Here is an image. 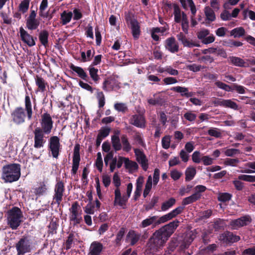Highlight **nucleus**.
Wrapping results in <instances>:
<instances>
[{
    "label": "nucleus",
    "instance_id": "obj_38",
    "mask_svg": "<svg viewBox=\"0 0 255 255\" xmlns=\"http://www.w3.org/2000/svg\"><path fill=\"white\" fill-rule=\"evenodd\" d=\"M196 174V168L193 166L188 167L185 171L186 181H190L193 179Z\"/></svg>",
    "mask_w": 255,
    "mask_h": 255
},
{
    "label": "nucleus",
    "instance_id": "obj_5",
    "mask_svg": "<svg viewBox=\"0 0 255 255\" xmlns=\"http://www.w3.org/2000/svg\"><path fill=\"white\" fill-rule=\"evenodd\" d=\"M70 210V219L74 225H77L82 220L81 210L77 202L72 204Z\"/></svg>",
    "mask_w": 255,
    "mask_h": 255
},
{
    "label": "nucleus",
    "instance_id": "obj_24",
    "mask_svg": "<svg viewBox=\"0 0 255 255\" xmlns=\"http://www.w3.org/2000/svg\"><path fill=\"white\" fill-rule=\"evenodd\" d=\"M229 60L232 64L236 66L248 67L249 65L246 63L245 61L240 57L236 56H230L229 57Z\"/></svg>",
    "mask_w": 255,
    "mask_h": 255
},
{
    "label": "nucleus",
    "instance_id": "obj_14",
    "mask_svg": "<svg viewBox=\"0 0 255 255\" xmlns=\"http://www.w3.org/2000/svg\"><path fill=\"white\" fill-rule=\"evenodd\" d=\"M64 191V186L62 182H58L55 185V193L53 196V200L57 204H60L62 200L63 192Z\"/></svg>",
    "mask_w": 255,
    "mask_h": 255
},
{
    "label": "nucleus",
    "instance_id": "obj_52",
    "mask_svg": "<svg viewBox=\"0 0 255 255\" xmlns=\"http://www.w3.org/2000/svg\"><path fill=\"white\" fill-rule=\"evenodd\" d=\"M201 159L203 164L205 166L212 165L214 160L213 158L208 155L203 156Z\"/></svg>",
    "mask_w": 255,
    "mask_h": 255
},
{
    "label": "nucleus",
    "instance_id": "obj_20",
    "mask_svg": "<svg viewBox=\"0 0 255 255\" xmlns=\"http://www.w3.org/2000/svg\"><path fill=\"white\" fill-rule=\"evenodd\" d=\"M165 47L171 53H175L179 50V45L175 38L173 37L168 38L165 40Z\"/></svg>",
    "mask_w": 255,
    "mask_h": 255
},
{
    "label": "nucleus",
    "instance_id": "obj_60",
    "mask_svg": "<svg viewBox=\"0 0 255 255\" xmlns=\"http://www.w3.org/2000/svg\"><path fill=\"white\" fill-rule=\"evenodd\" d=\"M231 195L227 193H220L218 195V199L220 201L226 202L231 199Z\"/></svg>",
    "mask_w": 255,
    "mask_h": 255
},
{
    "label": "nucleus",
    "instance_id": "obj_54",
    "mask_svg": "<svg viewBox=\"0 0 255 255\" xmlns=\"http://www.w3.org/2000/svg\"><path fill=\"white\" fill-rule=\"evenodd\" d=\"M201 153L199 151H195L192 155V159L194 162L199 163L202 161Z\"/></svg>",
    "mask_w": 255,
    "mask_h": 255
},
{
    "label": "nucleus",
    "instance_id": "obj_6",
    "mask_svg": "<svg viewBox=\"0 0 255 255\" xmlns=\"http://www.w3.org/2000/svg\"><path fill=\"white\" fill-rule=\"evenodd\" d=\"M127 22L129 28L131 29L133 37L135 39L139 38L140 34V27L139 23L136 19L130 17H127Z\"/></svg>",
    "mask_w": 255,
    "mask_h": 255
},
{
    "label": "nucleus",
    "instance_id": "obj_15",
    "mask_svg": "<svg viewBox=\"0 0 255 255\" xmlns=\"http://www.w3.org/2000/svg\"><path fill=\"white\" fill-rule=\"evenodd\" d=\"M115 200L114 205H119L124 208L128 198L125 195L122 196L121 191L119 188H116L115 190Z\"/></svg>",
    "mask_w": 255,
    "mask_h": 255
},
{
    "label": "nucleus",
    "instance_id": "obj_10",
    "mask_svg": "<svg viewBox=\"0 0 255 255\" xmlns=\"http://www.w3.org/2000/svg\"><path fill=\"white\" fill-rule=\"evenodd\" d=\"M31 244L26 239H21L16 245L17 255H23L30 251Z\"/></svg>",
    "mask_w": 255,
    "mask_h": 255
},
{
    "label": "nucleus",
    "instance_id": "obj_25",
    "mask_svg": "<svg viewBox=\"0 0 255 255\" xmlns=\"http://www.w3.org/2000/svg\"><path fill=\"white\" fill-rule=\"evenodd\" d=\"M41 124L42 128H52L53 122L50 115L44 113L41 117Z\"/></svg>",
    "mask_w": 255,
    "mask_h": 255
},
{
    "label": "nucleus",
    "instance_id": "obj_47",
    "mask_svg": "<svg viewBox=\"0 0 255 255\" xmlns=\"http://www.w3.org/2000/svg\"><path fill=\"white\" fill-rule=\"evenodd\" d=\"M174 15L175 21L178 23L180 22L181 20L182 14L179 7L176 5L174 6Z\"/></svg>",
    "mask_w": 255,
    "mask_h": 255
},
{
    "label": "nucleus",
    "instance_id": "obj_42",
    "mask_svg": "<svg viewBox=\"0 0 255 255\" xmlns=\"http://www.w3.org/2000/svg\"><path fill=\"white\" fill-rule=\"evenodd\" d=\"M152 177L151 175L148 176L147 180L146 181L145 188L144 189L143 196L144 197H146L149 194L150 190L152 188Z\"/></svg>",
    "mask_w": 255,
    "mask_h": 255
},
{
    "label": "nucleus",
    "instance_id": "obj_22",
    "mask_svg": "<svg viewBox=\"0 0 255 255\" xmlns=\"http://www.w3.org/2000/svg\"><path fill=\"white\" fill-rule=\"evenodd\" d=\"M103 249V245L98 242H93L90 247V255H100Z\"/></svg>",
    "mask_w": 255,
    "mask_h": 255
},
{
    "label": "nucleus",
    "instance_id": "obj_46",
    "mask_svg": "<svg viewBox=\"0 0 255 255\" xmlns=\"http://www.w3.org/2000/svg\"><path fill=\"white\" fill-rule=\"evenodd\" d=\"M80 160V158H78V154H76L75 157H73V164L71 172L73 174H75L76 173L78 169Z\"/></svg>",
    "mask_w": 255,
    "mask_h": 255
},
{
    "label": "nucleus",
    "instance_id": "obj_49",
    "mask_svg": "<svg viewBox=\"0 0 255 255\" xmlns=\"http://www.w3.org/2000/svg\"><path fill=\"white\" fill-rule=\"evenodd\" d=\"M29 5V0H23L21 2L19 6V9L22 13H25L28 9Z\"/></svg>",
    "mask_w": 255,
    "mask_h": 255
},
{
    "label": "nucleus",
    "instance_id": "obj_31",
    "mask_svg": "<svg viewBox=\"0 0 255 255\" xmlns=\"http://www.w3.org/2000/svg\"><path fill=\"white\" fill-rule=\"evenodd\" d=\"M70 69L74 72H76L79 77L83 80H86L88 78L87 73L84 71L83 68L80 67L75 66L72 64L70 66Z\"/></svg>",
    "mask_w": 255,
    "mask_h": 255
},
{
    "label": "nucleus",
    "instance_id": "obj_16",
    "mask_svg": "<svg viewBox=\"0 0 255 255\" xmlns=\"http://www.w3.org/2000/svg\"><path fill=\"white\" fill-rule=\"evenodd\" d=\"M45 142L44 137V134L42 130L40 128L36 129L34 131V147L36 148H41L43 146Z\"/></svg>",
    "mask_w": 255,
    "mask_h": 255
},
{
    "label": "nucleus",
    "instance_id": "obj_26",
    "mask_svg": "<svg viewBox=\"0 0 255 255\" xmlns=\"http://www.w3.org/2000/svg\"><path fill=\"white\" fill-rule=\"evenodd\" d=\"M119 133L120 131L119 130H116L115 131V134L112 137V145L116 151L120 150L122 147L119 136Z\"/></svg>",
    "mask_w": 255,
    "mask_h": 255
},
{
    "label": "nucleus",
    "instance_id": "obj_43",
    "mask_svg": "<svg viewBox=\"0 0 255 255\" xmlns=\"http://www.w3.org/2000/svg\"><path fill=\"white\" fill-rule=\"evenodd\" d=\"M176 202V200L173 198H171L167 201L163 202L161 205V209L163 211H165L172 207Z\"/></svg>",
    "mask_w": 255,
    "mask_h": 255
},
{
    "label": "nucleus",
    "instance_id": "obj_9",
    "mask_svg": "<svg viewBox=\"0 0 255 255\" xmlns=\"http://www.w3.org/2000/svg\"><path fill=\"white\" fill-rule=\"evenodd\" d=\"M136 161L140 164L142 169L146 171L148 168V160L143 151L139 149H134Z\"/></svg>",
    "mask_w": 255,
    "mask_h": 255
},
{
    "label": "nucleus",
    "instance_id": "obj_55",
    "mask_svg": "<svg viewBox=\"0 0 255 255\" xmlns=\"http://www.w3.org/2000/svg\"><path fill=\"white\" fill-rule=\"evenodd\" d=\"M205 67L202 66L200 65H197L196 64H193L188 65L187 66V68L190 71L194 72H197L199 71L202 68H204Z\"/></svg>",
    "mask_w": 255,
    "mask_h": 255
},
{
    "label": "nucleus",
    "instance_id": "obj_4",
    "mask_svg": "<svg viewBox=\"0 0 255 255\" xmlns=\"http://www.w3.org/2000/svg\"><path fill=\"white\" fill-rule=\"evenodd\" d=\"M22 214L21 210L17 207H13L7 214V222L13 230L16 229L22 221Z\"/></svg>",
    "mask_w": 255,
    "mask_h": 255
},
{
    "label": "nucleus",
    "instance_id": "obj_21",
    "mask_svg": "<svg viewBox=\"0 0 255 255\" xmlns=\"http://www.w3.org/2000/svg\"><path fill=\"white\" fill-rule=\"evenodd\" d=\"M130 123L136 127L142 128L145 126V121L143 116L135 115L130 118Z\"/></svg>",
    "mask_w": 255,
    "mask_h": 255
},
{
    "label": "nucleus",
    "instance_id": "obj_53",
    "mask_svg": "<svg viewBox=\"0 0 255 255\" xmlns=\"http://www.w3.org/2000/svg\"><path fill=\"white\" fill-rule=\"evenodd\" d=\"M239 162L237 158H227L224 161V164L226 166H236Z\"/></svg>",
    "mask_w": 255,
    "mask_h": 255
},
{
    "label": "nucleus",
    "instance_id": "obj_32",
    "mask_svg": "<svg viewBox=\"0 0 255 255\" xmlns=\"http://www.w3.org/2000/svg\"><path fill=\"white\" fill-rule=\"evenodd\" d=\"M39 24V20L37 18H27L26 21V27L31 30L36 29L38 27Z\"/></svg>",
    "mask_w": 255,
    "mask_h": 255
},
{
    "label": "nucleus",
    "instance_id": "obj_37",
    "mask_svg": "<svg viewBox=\"0 0 255 255\" xmlns=\"http://www.w3.org/2000/svg\"><path fill=\"white\" fill-rule=\"evenodd\" d=\"M171 90L176 92L180 93L182 96H184L186 97H190L193 95L192 93L188 92V88L185 87L176 86L172 88Z\"/></svg>",
    "mask_w": 255,
    "mask_h": 255
},
{
    "label": "nucleus",
    "instance_id": "obj_27",
    "mask_svg": "<svg viewBox=\"0 0 255 255\" xmlns=\"http://www.w3.org/2000/svg\"><path fill=\"white\" fill-rule=\"evenodd\" d=\"M143 183L144 178L142 176H139L136 181V189L134 191V196L135 199L140 195Z\"/></svg>",
    "mask_w": 255,
    "mask_h": 255
},
{
    "label": "nucleus",
    "instance_id": "obj_36",
    "mask_svg": "<svg viewBox=\"0 0 255 255\" xmlns=\"http://www.w3.org/2000/svg\"><path fill=\"white\" fill-rule=\"evenodd\" d=\"M73 13L71 11H64L60 15V19L62 25H65L69 23L72 17Z\"/></svg>",
    "mask_w": 255,
    "mask_h": 255
},
{
    "label": "nucleus",
    "instance_id": "obj_30",
    "mask_svg": "<svg viewBox=\"0 0 255 255\" xmlns=\"http://www.w3.org/2000/svg\"><path fill=\"white\" fill-rule=\"evenodd\" d=\"M47 190V185L43 182L40 183L39 185L34 189V192L37 196H40L46 194Z\"/></svg>",
    "mask_w": 255,
    "mask_h": 255
},
{
    "label": "nucleus",
    "instance_id": "obj_7",
    "mask_svg": "<svg viewBox=\"0 0 255 255\" xmlns=\"http://www.w3.org/2000/svg\"><path fill=\"white\" fill-rule=\"evenodd\" d=\"M210 31L207 29H202L197 33L198 38L201 40L204 44H208L213 43L215 39L213 34H210Z\"/></svg>",
    "mask_w": 255,
    "mask_h": 255
},
{
    "label": "nucleus",
    "instance_id": "obj_45",
    "mask_svg": "<svg viewBox=\"0 0 255 255\" xmlns=\"http://www.w3.org/2000/svg\"><path fill=\"white\" fill-rule=\"evenodd\" d=\"M223 107L231 108L235 110H238V105L231 100H224Z\"/></svg>",
    "mask_w": 255,
    "mask_h": 255
},
{
    "label": "nucleus",
    "instance_id": "obj_19",
    "mask_svg": "<svg viewBox=\"0 0 255 255\" xmlns=\"http://www.w3.org/2000/svg\"><path fill=\"white\" fill-rule=\"evenodd\" d=\"M60 143L59 139L57 136H53L50 139V148L52 155L57 158L59 155Z\"/></svg>",
    "mask_w": 255,
    "mask_h": 255
},
{
    "label": "nucleus",
    "instance_id": "obj_8",
    "mask_svg": "<svg viewBox=\"0 0 255 255\" xmlns=\"http://www.w3.org/2000/svg\"><path fill=\"white\" fill-rule=\"evenodd\" d=\"M120 88V83L115 78H108L103 83V89L105 91H118Z\"/></svg>",
    "mask_w": 255,
    "mask_h": 255
},
{
    "label": "nucleus",
    "instance_id": "obj_63",
    "mask_svg": "<svg viewBox=\"0 0 255 255\" xmlns=\"http://www.w3.org/2000/svg\"><path fill=\"white\" fill-rule=\"evenodd\" d=\"M182 43L184 46L188 47H199L200 45L198 43H195L192 41H190L187 38H186Z\"/></svg>",
    "mask_w": 255,
    "mask_h": 255
},
{
    "label": "nucleus",
    "instance_id": "obj_61",
    "mask_svg": "<svg viewBox=\"0 0 255 255\" xmlns=\"http://www.w3.org/2000/svg\"><path fill=\"white\" fill-rule=\"evenodd\" d=\"M245 18L249 17L251 19L255 20V12L252 10L245 9L243 12Z\"/></svg>",
    "mask_w": 255,
    "mask_h": 255
},
{
    "label": "nucleus",
    "instance_id": "obj_44",
    "mask_svg": "<svg viewBox=\"0 0 255 255\" xmlns=\"http://www.w3.org/2000/svg\"><path fill=\"white\" fill-rule=\"evenodd\" d=\"M48 32L46 30L41 31L39 35V39L41 44L46 46L48 44Z\"/></svg>",
    "mask_w": 255,
    "mask_h": 255
},
{
    "label": "nucleus",
    "instance_id": "obj_56",
    "mask_svg": "<svg viewBox=\"0 0 255 255\" xmlns=\"http://www.w3.org/2000/svg\"><path fill=\"white\" fill-rule=\"evenodd\" d=\"M224 153L227 156H233L240 153L239 150L235 148L224 149Z\"/></svg>",
    "mask_w": 255,
    "mask_h": 255
},
{
    "label": "nucleus",
    "instance_id": "obj_34",
    "mask_svg": "<svg viewBox=\"0 0 255 255\" xmlns=\"http://www.w3.org/2000/svg\"><path fill=\"white\" fill-rule=\"evenodd\" d=\"M204 13L206 16V19L208 23L214 21L216 16L214 11L209 6H206L204 9Z\"/></svg>",
    "mask_w": 255,
    "mask_h": 255
},
{
    "label": "nucleus",
    "instance_id": "obj_33",
    "mask_svg": "<svg viewBox=\"0 0 255 255\" xmlns=\"http://www.w3.org/2000/svg\"><path fill=\"white\" fill-rule=\"evenodd\" d=\"M201 197V194L199 193H195L192 195L185 198L183 199L182 201V205L185 206L191 204L193 202H195L197 200H198Z\"/></svg>",
    "mask_w": 255,
    "mask_h": 255
},
{
    "label": "nucleus",
    "instance_id": "obj_62",
    "mask_svg": "<svg viewBox=\"0 0 255 255\" xmlns=\"http://www.w3.org/2000/svg\"><path fill=\"white\" fill-rule=\"evenodd\" d=\"M48 6V0H42L39 6V15L43 16V12Z\"/></svg>",
    "mask_w": 255,
    "mask_h": 255
},
{
    "label": "nucleus",
    "instance_id": "obj_3",
    "mask_svg": "<svg viewBox=\"0 0 255 255\" xmlns=\"http://www.w3.org/2000/svg\"><path fill=\"white\" fill-rule=\"evenodd\" d=\"M20 176V166L18 164H11L3 167L2 178L6 182L18 180Z\"/></svg>",
    "mask_w": 255,
    "mask_h": 255
},
{
    "label": "nucleus",
    "instance_id": "obj_40",
    "mask_svg": "<svg viewBox=\"0 0 255 255\" xmlns=\"http://www.w3.org/2000/svg\"><path fill=\"white\" fill-rule=\"evenodd\" d=\"M88 70L89 74L92 80L96 83L98 82L100 79V77L98 74V69L95 68L93 66H90L88 68Z\"/></svg>",
    "mask_w": 255,
    "mask_h": 255
},
{
    "label": "nucleus",
    "instance_id": "obj_18",
    "mask_svg": "<svg viewBox=\"0 0 255 255\" xmlns=\"http://www.w3.org/2000/svg\"><path fill=\"white\" fill-rule=\"evenodd\" d=\"M219 239L226 244H230L238 242L240 240V238L238 236L234 235L232 233L227 232L220 235Z\"/></svg>",
    "mask_w": 255,
    "mask_h": 255
},
{
    "label": "nucleus",
    "instance_id": "obj_13",
    "mask_svg": "<svg viewBox=\"0 0 255 255\" xmlns=\"http://www.w3.org/2000/svg\"><path fill=\"white\" fill-rule=\"evenodd\" d=\"M13 121L17 124L22 123L24 122L25 114L24 110L21 107L16 108L11 114Z\"/></svg>",
    "mask_w": 255,
    "mask_h": 255
},
{
    "label": "nucleus",
    "instance_id": "obj_48",
    "mask_svg": "<svg viewBox=\"0 0 255 255\" xmlns=\"http://www.w3.org/2000/svg\"><path fill=\"white\" fill-rule=\"evenodd\" d=\"M95 165L97 168V169L100 171L102 172L103 162L102 157V154L101 152H98L97 153V157L95 162Z\"/></svg>",
    "mask_w": 255,
    "mask_h": 255
},
{
    "label": "nucleus",
    "instance_id": "obj_28",
    "mask_svg": "<svg viewBox=\"0 0 255 255\" xmlns=\"http://www.w3.org/2000/svg\"><path fill=\"white\" fill-rule=\"evenodd\" d=\"M25 109L27 113V118L28 120H30L32 115V104L30 97L28 95H26L25 97Z\"/></svg>",
    "mask_w": 255,
    "mask_h": 255
},
{
    "label": "nucleus",
    "instance_id": "obj_50",
    "mask_svg": "<svg viewBox=\"0 0 255 255\" xmlns=\"http://www.w3.org/2000/svg\"><path fill=\"white\" fill-rule=\"evenodd\" d=\"M116 110L119 112H125L128 110V107L126 104L123 103H117L114 105Z\"/></svg>",
    "mask_w": 255,
    "mask_h": 255
},
{
    "label": "nucleus",
    "instance_id": "obj_57",
    "mask_svg": "<svg viewBox=\"0 0 255 255\" xmlns=\"http://www.w3.org/2000/svg\"><path fill=\"white\" fill-rule=\"evenodd\" d=\"M97 98L98 99L99 107H103L105 104V96L102 92H99L97 93Z\"/></svg>",
    "mask_w": 255,
    "mask_h": 255
},
{
    "label": "nucleus",
    "instance_id": "obj_12",
    "mask_svg": "<svg viewBox=\"0 0 255 255\" xmlns=\"http://www.w3.org/2000/svg\"><path fill=\"white\" fill-rule=\"evenodd\" d=\"M19 33L21 40L28 46L32 47L35 45L34 38L22 27H20L19 28Z\"/></svg>",
    "mask_w": 255,
    "mask_h": 255
},
{
    "label": "nucleus",
    "instance_id": "obj_29",
    "mask_svg": "<svg viewBox=\"0 0 255 255\" xmlns=\"http://www.w3.org/2000/svg\"><path fill=\"white\" fill-rule=\"evenodd\" d=\"M139 239V235L133 231H129L127 236V242L131 245H134L138 241Z\"/></svg>",
    "mask_w": 255,
    "mask_h": 255
},
{
    "label": "nucleus",
    "instance_id": "obj_59",
    "mask_svg": "<svg viewBox=\"0 0 255 255\" xmlns=\"http://www.w3.org/2000/svg\"><path fill=\"white\" fill-rule=\"evenodd\" d=\"M182 173L179 171L174 169L170 171V176L174 180H178L182 175Z\"/></svg>",
    "mask_w": 255,
    "mask_h": 255
},
{
    "label": "nucleus",
    "instance_id": "obj_64",
    "mask_svg": "<svg viewBox=\"0 0 255 255\" xmlns=\"http://www.w3.org/2000/svg\"><path fill=\"white\" fill-rule=\"evenodd\" d=\"M170 143V137L169 136H165L162 139V147L165 149L169 147Z\"/></svg>",
    "mask_w": 255,
    "mask_h": 255
},
{
    "label": "nucleus",
    "instance_id": "obj_39",
    "mask_svg": "<svg viewBox=\"0 0 255 255\" xmlns=\"http://www.w3.org/2000/svg\"><path fill=\"white\" fill-rule=\"evenodd\" d=\"M35 83L39 91L44 92L46 90V86L47 84L42 78L37 76L35 78Z\"/></svg>",
    "mask_w": 255,
    "mask_h": 255
},
{
    "label": "nucleus",
    "instance_id": "obj_58",
    "mask_svg": "<svg viewBox=\"0 0 255 255\" xmlns=\"http://www.w3.org/2000/svg\"><path fill=\"white\" fill-rule=\"evenodd\" d=\"M240 180L248 181V182H255V176L248 175H241L239 176Z\"/></svg>",
    "mask_w": 255,
    "mask_h": 255
},
{
    "label": "nucleus",
    "instance_id": "obj_11",
    "mask_svg": "<svg viewBox=\"0 0 255 255\" xmlns=\"http://www.w3.org/2000/svg\"><path fill=\"white\" fill-rule=\"evenodd\" d=\"M252 219L249 216L242 217L230 222V226L233 229H237L241 227L246 226L251 223Z\"/></svg>",
    "mask_w": 255,
    "mask_h": 255
},
{
    "label": "nucleus",
    "instance_id": "obj_2",
    "mask_svg": "<svg viewBox=\"0 0 255 255\" xmlns=\"http://www.w3.org/2000/svg\"><path fill=\"white\" fill-rule=\"evenodd\" d=\"M165 243L159 235L154 233L146 245L145 254L147 255H157L162 250Z\"/></svg>",
    "mask_w": 255,
    "mask_h": 255
},
{
    "label": "nucleus",
    "instance_id": "obj_41",
    "mask_svg": "<svg viewBox=\"0 0 255 255\" xmlns=\"http://www.w3.org/2000/svg\"><path fill=\"white\" fill-rule=\"evenodd\" d=\"M231 35L235 38L240 37L245 34V30L242 27H238L232 30L230 32Z\"/></svg>",
    "mask_w": 255,
    "mask_h": 255
},
{
    "label": "nucleus",
    "instance_id": "obj_35",
    "mask_svg": "<svg viewBox=\"0 0 255 255\" xmlns=\"http://www.w3.org/2000/svg\"><path fill=\"white\" fill-rule=\"evenodd\" d=\"M125 167L130 173L135 172L138 169L137 164L135 161L130 160L128 158L126 159Z\"/></svg>",
    "mask_w": 255,
    "mask_h": 255
},
{
    "label": "nucleus",
    "instance_id": "obj_1",
    "mask_svg": "<svg viewBox=\"0 0 255 255\" xmlns=\"http://www.w3.org/2000/svg\"><path fill=\"white\" fill-rule=\"evenodd\" d=\"M183 209L184 207L179 206L161 217L156 216L149 217L142 221L140 226L142 228H145L151 225L156 226V225L165 223L180 214Z\"/></svg>",
    "mask_w": 255,
    "mask_h": 255
},
{
    "label": "nucleus",
    "instance_id": "obj_23",
    "mask_svg": "<svg viewBox=\"0 0 255 255\" xmlns=\"http://www.w3.org/2000/svg\"><path fill=\"white\" fill-rule=\"evenodd\" d=\"M147 102L152 106H161L164 103V100L159 94H155L153 97L147 100Z\"/></svg>",
    "mask_w": 255,
    "mask_h": 255
},
{
    "label": "nucleus",
    "instance_id": "obj_51",
    "mask_svg": "<svg viewBox=\"0 0 255 255\" xmlns=\"http://www.w3.org/2000/svg\"><path fill=\"white\" fill-rule=\"evenodd\" d=\"M122 142L123 145V150L126 151H129L131 149V146L126 136L124 135L122 136Z\"/></svg>",
    "mask_w": 255,
    "mask_h": 255
},
{
    "label": "nucleus",
    "instance_id": "obj_17",
    "mask_svg": "<svg viewBox=\"0 0 255 255\" xmlns=\"http://www.w3.org/2000/svg\"><path fill=\"white\" fill-rule=\"evenodd\" d=\"M174 230H173L170 226L166 225L155 233L159 235V236L162 239L163 241L166 242L168 238L174 233Z\"/></svg>",
    "mask_w": 255,
    "mask_h": 255
}]
</instances>
